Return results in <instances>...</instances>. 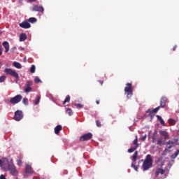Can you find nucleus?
<instances>
[{"label": "nucleus", "instance_id": "24", "mask_svg": "<svg viewBox=\"0 0 179 179\" xmlns=\"http://www.w3.org/2000/svg\"><path fill=\"white\" fill-rule=\"evenodd\" d=\"M28 22H29V23H36V22H37V19L35 17H30Z\"/></svg>", "mask_w": 179, "mask_h": 179}, {"label": "nucleus", "instance_id": "43", "mask_svg": "<svg viewBox=\"0 0 179 179\" xmlns=\"http://www.w3.org/2000/svg\"><path fill=\"white\" fill-rule=\"evenodd\" d=\"M0 179H6V178H5V176L1 175L0 176Z\"/></svg>", "mask_w": 179, "mask_h": 179}, {"label": "nucleus", "instance_id": "14", "mask_svg": "<svg viewBox=\"0 0 179 179\" xmlns=\"http://www.w3.org/2000/svg\"><path fill=\"white\" fill-rule=\"evenodd\" d=\"M26 174H33V170L31 169V166L27 164L25 166Z\"/></svg>", "mask_w": 179, "mask_h": 179}, {"label": "nucleus", "instance_id": "29", "mask_svg": "<svg viewBox=\"0 0 179 179\" xmlns=\"http://www.w3.org/2000/svg\"><path fill=\"white\" fill-rule=\"evenodd\" d=\"M166 145H167V148L168 149H171V145H173V142H171V141H169V142L166 143Z\"/></svg>", "mask_w": 179, "mask_h": 179}, {"label": "nucleus", "instance_id": "12", "mask_svg": "<svg viewBox=\"0 0 179 179\" xmlns=\"http://www.w3.org/2000/svg\"><path fill=\"white\" fill-rule=\"evenodd\" d=\"M166 173V171L162 168H157L155 171V177H159V175L161 174L163 176V174Z\"/></svg>", "mask_w": 179, "mask_h": 179}, {"label": "nucleus", "instance_id": "8", "mask_svg": "<svg viewBox=\"0 0 179 179\" xmlns=\"http://www.w3.org/2000/svg\"><path fill=\"white\" fill-rule=\"evenodd\" d=\"M22 118H23V113L20 110H17L15 113L14 120L15 121H20V120H22Z\"/></svg>", "mask_w": 179, "mask_h": 179}, {"label": "nucleus", "instance_id": "19", "mask_svg": "<svg viewBox=\"0 0 179 179\" xmlns=\"http://www.w3.org/2000/svg\"><path fill=\"white\" fill-rule=\"evenodd\" d=\"M62 130V125H58L55 128V134L58 135L59 134V131Z\"/></svg>", "mask_w": 179, "mask_h": 179}, {"label": "nucleus", "instance_id": "39", "mask_svg": "<svg viewBox=\"0 0 179 179\" xmlns=\"http://www.w3.org/2000/svg\"><path fill=\"white\" fill-rule=\"evenodd\" d=\"M162 143H163V141L161 138L158 139L157 140V145H162Z\"/></svg>", "mask_w": 179, "mask_h": 179}, {"label": "nucleus", "instance_id": "41", "mask_svg": "<svg viewBox=\"0 0 179 179\" xmlns=\"http://www.w3.org/2000/svg\"><path fill=\"white\" fill-rule=\"evenodd\" d=\"M141 141H146V135L143 136L141 138Z\"/></svg>", "mask_w": 179, "mask_h": 179}, {"label": "nucleus", "instance_id": "32", "mask_svg": "<svg viewBox=\"0 0 179 179\" xmlns=\"http://www.w3.org/2000/svg\"><path fill=\"white\" fill-rule=\"evenodd\" d=\"M179 151L176 152L173 155H171V159H176L178 156Z\"/></svg>", "mask_w": 179, "mask_h": 179}, {"label": "nucleus", "instance_id": "3", "mask_svg": "<svg viewBox=\"0 0 179 179\" xmlns=\"http://www.w3.org/2000/svg\"><path fill=\"white\" fill-rule=\"evenodd\" d=\"M8 171H9L11 176H13L14 177H17V176H19V171L16 169L15 164H13V162H11L8 166Z\"/></svg>", "mask_w": 179, "mask_h": 179}, {"label": "nucleus", "instance_id": "20", "mask_svg": "<svg viewBox=\"0 0 179 179\" xmlns=\"http://www.w3.org/2000/svg\"><path fill=\"white\" fill-rule=\"evenodd\" d=\"M13 65L15 68H17V69H22V64L17 62H14Z\"/></svg>", "mask_w": 179, "mask_h": 179}, {"label": "nucleus", "instance_id": "36", "mask_svg": "<svg viewBox=\"0 0 179 179\" xmlns=\"http://www.w3.org/2000/svg\"><path fill=\"white\" fill-rule=\"evenodd\" d=\"M66 113L69 114V115H72V110L70 108L66 109Z\"/></svg>", "mask_w": 179, "mask_h": 179}, {"label": "nucleus", "instance_id": "28", "mask_svg": "<svg viewBox=\"0 0 179 179\" xmlns=\"http://www.w3.org/2000/svg\"><path fill=\"white\" fill-rule=\"evenodd\" d=\"M136 147H131L128 150L129 153H132V152H134V150H136Z\"/></svg>", "mask_w": 179, "mask_h": 179}, {"label": "nucleus", "instance_id": "6", "mask_svg": "<svg viewBox=\"0 0 179 179\" xmlns=\"http://www.w3.org/2000/svg\"><path fill=\"white\" fill-rule=\"evenodd\" d=\"M23 99V96L20 94H17L15 96L11 98L10 100V104H17V103H20L22 101V99Z\"/></svg>", "mask_w": 179, "mask_h": 179}, {"label": "nucleus", "instance_id": "35", "mask_svg": "<svg viewBox=\"0 0 179 179\" xmlns=\"http://www.w3.org/2000/svg\"><path fill=\"white\" fill-rule=\"evenodd\" d=\"M76 108H82L83 107V105L80 104V103H76L75 104Z\"/></svg>", "mask_w": 179, "mask_h": 179}, {"label": "nucleus", "instance_id": "25", "mask_svg": "<svg viewBox=\"0 0 179 179\" xmlns=\"http://www.w3.org/2000/svg\"><path fill=\"white\" fill-rule=\"evenodd\" d=\"M24 91L26 92V93H30V92H31V87L26 85L24 87Z\"/></svg>", "mask_w": 179, "mask_h": 179}, {"label": "nucleus", "instance_id": "47", "mask_svg": "<svg viewBox=\"0 0 179 179\" xmlns=\"http://www.w3.org/2000/svg\"><path fill=\"white\" fill-rule=\"evenodd\" d=\"M16 50V47L13 48V50L15 51Z\"/></svg>", "mask_w": 179, "mask_h": 179}, {"label": "nucleus", "instance_id": "42", "mask_svg": "<svg viewBox=\"0 0 179 179\" xmlns=\"http://www.w3.org/2000/svg\"><path fill=\"white\" fill-rule=\"evenodd\" d=\"M0 55H2V45H0Z\"/></svg>", "mask_w": 179, "mask_h": 179}, {"label": "nucleus", "instance_id": "50", "mask_svg": "<svg viewBox=\"0 0 179 179\" xmlns=\"http://www.w3.org/2000/svg\"><path fill=\"white\" fill-rule=\"evenodd\" d=\"M162 166H163V163L161 164V167H162Z\"/></svg>", "mask_w": 179, "mask_h": 179}, {"label": "nucleus", "instance_id": "15", "mask_svg": "<svg viewBox=\"0 0 179 179\" xmlns=\"http://www.w3.org/2000/svg\"><path fill=\"white\" fill-rule=\"evenodd\" d=\"M160 110V106L157 107L154 110L148 109L146 113H149L150 114H156Z\"/></svg>", "mask_w": 179, "mask_h": 179}, {"label": "nucleus", "instance_id": "34", "mask_svg": "<svg viewBox=\"0 0 179 179\" xmlns=\"http://www.w3.org/2000/svg\"><path fill=\"white\" fill-rule=\"evenodd\" d=\"M23 104H25V106H27V103H29V100L27 98H24L22 100Z\"/></svg>", "mask_w": 179, "mask_h": 179}, {"label": "nucleus", "instance_id": "5", "mask_svg": "<svg viewBox=\"0 0 179 179\" xmlns=\"http://www.w3.org/2000/svg\"><path fill=\"white\" fill-rule=\"evenodd\" d=\"M124 92L127 93V99H129L133 93H132V84L127 83V87L124 88Z\"/></svg>", "mask_w": 179, "mask_h": 179}, {"label": "nucleus", "instance_id": "30", "mask_svg": "<svg viewBox=\"0 0 179 179\" xmlns=\"http://www.w3.org/2000/svg\"><path fill=\"white\" fill-rule=\"evenodd\" d=\"M40 99H41L40 96H37L36 99L35 100V105L36 106H37V104H38V103H40Z\"/></svg>", "mask_w": 179, "mask_h": 179}, {"label": "nucleus", "instance_id": "45", "mask_svg": "<svg viewBox=\"0 0 179 179\" xmlns=\"http://www.w3.org/2000/svg\"><path fill=\"white\" fill-rule=\"evenodd\" d=\"M176 48H177V46H176V45H175V46L173 47V51H176Z\"/></svg>", "mask_w": 179, "mask_h": 179}, {"label": "nucleus", "instance_id": "37", "mask_svg": "<svg viewBox=\"0 0 179 179\" xmlns=\"http://www.w3.org/2000/svg\"><path fill=\"white\" fill-rule=\"evenodd\" d=\"M17 164L19 166H22V160L21 159H17Z\"/></svg>", "mask_w": 179, "mask_h": 179}, {"label": "nucleus", "instance_id": "7", "mask_svg": "<svg viewBox=\"0 0 179 179\" xmlns=\"http://www.w3.org/2000/svg\"><path fill=\"white\" fill-rule=\"evenodd\" d=\"M137 157H138V151H136V152H134V154L133 155L132 158H131V160H132V162H133L131 163V167H132L133 169H134V170H135L136 171H138V166H136V165H135V162H136Z\"/></svg>", "mask_w": 179, "mask_h": 179}, {"label": "nucleus", "instance_id": "38", "mask_svg": "<svg viewBox=\"0 0 179 179\" xmlns=\"http://www.w3.org/2000/svg\"><path fill=\"white\" fill-rule=\"evenodd\" d=\"M33 85V83L31 81H28L26 84V86L30 87Z\"/></svg>", "mask_w": 179, "mask_h": 179}, {"label": "nucleus", "instance_id": "22", "mask_svg": "<svg viewBox=\"0 0 179 179\" xmlns=\"http://www.w3.org/2000/svg\"><path fill=\"white\" fill-rule=\"evenodd\" d=\"M133 143L134 145V148L138 149V148L139 147V144H138V136H136V138L133 141Z\"/></svg>", "mask_w": 179, "mask_h": 179}, {"label": "nucleus", "instance_id": "27", "mask_svg": "<svg viewBox=\"0 0 179 179\" xmlns=\"http://www.w3.org/2000/svg\"><path fill=\"white\" fill-rule=\"evenodd\" d=\"M30 72L31 73H34L36 72V66L32 65L31 69H30Z\"/></svg>", "mask_w": 179, "mask_h": 179}, {"label": "nucleus", "instance_id": "16", "mask_svg": "<svg viewBox=\"0 0 179 179\" xmlns=\"http://www.w3.org/2000/svg\"><path fill=\"white\" fill-rule=\"evenodd\" d=\"M3 47L5 48V52H8L9 51V43L8 41L3 42Z\"/></svg>", "mask_w": 179, "mask_h": 179}, {"label": "nucleus", "instance_id": "44", "mask_svg": "<svg viewBox=\"0 0 179 179\" xmlns=\"http://www.w3.org/2000/svg\"><path fill=\"white\" fill-rule=\"evenodd\" d=\"M37 0H29V2H36Z\"/></svg>", "mask_w": 179, "mask_h": 179}, {"label": "nucleus", "instance_id": "46", "mask_svg": "<svg viewBox=\"0 0 179 179\" xmlns=\"http://www.w3.org/2000/svg\"><path fill=\"white\" fill-rule=\"evenodd\" d=\"M2 68V62L0 61V69Z\"/></svg>", "mask_w": 179, "mask_h": 179}, {"label": "nucleus", "instance_id": "21", "mask_svg": "<svg viewBox=\"0 0 179 179\" xmlns=\"http://www.w3.org/2000/svg\"><path fill=\"white\" fill-rule=\"evenodd\" d=\"M157 120H159L160 124H162L163 125V127H166V122H164V120H163L162 117H161L160 115H157Z\"/></svg>", "mask_w": 179, "mask_h": 179}, {"label": "nucleus", "instance_id": "40", "mask_svg": "<svg viewBox=\"0 0 179 179\" xmlns=\"http://www.w3.org/2000/svg\"><path fill=\"white\" fill-rule=\"evenodd\" d=\"M96 125L98 127H101V124H100V122L99 120H96Z\"/></svg>", "mask_w": 179, "mask_h": 179}, {"label": "nucleus", "instance_id": "48", "mask_svg": "<svg viewBox=\"0 0 179 179\" xmlns=\"http://www.w3.org/2000/svg\"><path fill=\"white\" fill-rule=\"evenodd\" d=\"M96 104H99L100 103V102L99 101H96Z\"/></svg>", "mask_w": 179, "mask_h": 179}, {"label": "nucleus", "instance_id": "26", "mask_svg": "<svg viewBox=\"0 0 179 179\" xmlns=\"http://www.w3.org/2000/svg\"><path fill=\"white\" fill-rule=\"evenodd\" d=\"M168 122L170 125H176V121L173 119H169Z\"/></svg>", "mask_w": 179, "mask_h": 179}, {"label": "nucleus", "instance_id": "31", "mask_svg": "<svg viewBox=\"0 0 179 179\" xmlns=\"http://www.w3.org/2000/svg\"><path fill=\"white\" fill-rule=\"evenodd\" d=\"M6 79V76H1L0 77V83H2V82H5V80Z\"/></svg>", "mask_w": 179, "mask_h": 179}, {"label": "nucleus", "instance_id": "17", "mask_svg": "<svg viewBox=\"0 0 179 179\" xmlns=\"http://www.w3.org/2000/svg\"><path fill=\"white\" fill-rule=\"evenodd\" d=\"M27 38V35H26V34L24 33H22V34H20V41H26Z\"/></svg>", "mask_w": 179, "mask_h": 179}, {"label": "nucleus", "instance_id": "1", "mask_svg": "<svg viewBox=\"0 0 179 179\" xmlns=\"http://www.w3.org/2000/svg\"><path fill=\"white\" fill-rule=\"evenodd\" d=\"M152 166H153V159H152V156L150 155H148L143 163V169L144 171L149 170Z\"/></svg>", "mask_w": 179, "mask_h": 179}, {"label": "nucleus", "instance_id": "10", "mask_svg": "<svg viewBox=\"0 0 179 179\" xmlns=\"http://www.w3.org/2000/svg\"><path fill=\"white\" fill-rule=\"evenodd\" d=\"M93 136V135L91 133H88L87 134H84L80 138V141H89V139H92V137Z\"/></svg>", "mask_w": 179, "mask_h": 179}, {"label": "nucleus", "instance_id": "23", "mask_svg": "<svg viewBox=\"0 0 179 179\" xmlns=\"http://www.w3.org/2000/svg\"><path fill=\"white\" fill-rule=\"evenodd\" d=\"M69 101H71V96L69 95H67L63 102V104H65L66 103H69Z\"/></svg>", "mask_w": 179, "mask_h": 179}, {"label": "nucleus", "instance_id": "18", "mask_svg": "<svg viewBox=\"0 0 179 179\" xmlns=\"http://www.w3.org/2000/svg\"><path fill=\"white\" fill-rule=\"evenodd\" d=\"M166 103H167V98L162 97L161 99V103H160L161 107H166Z\"/></svg>", "mask_w": 179, "mask_h": 179}, {"label": "nucleus", "instance_id": "4", "mask_svg": "<svg viewBox=\"0 0 179 179\" xmlns=\"http://www.w3.org/2000/svg\"><path fill=\"white\" fill-rule=\"evenodd\" d=\"M4 73L6 75H10V76H13V78H15V79H19V74L12 69H6L4 70Z\"/></svg>", "mask_w": 179, "mask_h": 179}, {"label": "nucleus", "instance_id": "11", "mask_svg": "<svg viewBox=\"0 0 179 179\" xmlns=\"http://www.w3.org/2000/svg\"><path fill=\"white\" fill-rule=\"evenodd\" d=\"M32 10L35 12H44V8L42 6H34Z\"/></svg>", "mask_w": 179, "mask_h": 179}, {"label": "nucleus", "instance_id": "33", "mask_svg": "<svg viewBox=\"0 0 179 179\" xmlns=\"http://www.w3.org/2000/svg\"><path fill=\"white\" fill-rule=\"evenodd\" d=\"M34 82H35V83H41V80H40V78H38V77H35Z\"/></svg>", "mask_w": 179, "mask_h": 179}, {"label": "nucleus", "instance_id": "2", "mask_svg": "<svg viewBox=\"0 0 179 179\" xmlns=\"http://www.w3.org/2000/svg\"><path fill=\"white\" fill-rule=\"evenodd\" d=\"M10 162L7 158H1L0 159V167L1 170L3 171H8V169L9 168V165L10 164Z\"/></svg>", "mask_w": 179, "mask_h": 179}, {"label": "nucleus", "instance_id": "9", "mask_svg": "<svg viewBox=\"0 0 179 179\" xmlns=\"http://www.w3.org/2000/svg\"><path fill=\"white\" fill-rule=\"evenodd\" d=\"M20 27H22V29H30L31 27V25L27 20H24L22 23L19 24Z\"/></svg>", "mask_w": 179, "mask_h": 179}, {"label": "nucleus", "instance_id": "49", "mask_svg": "<svg viewBox=\"0 0 179 179\" xmlns=\"http://www.w3.org/2000/svg\"><path fill=\"white\" fill-rule=\"evenodd\" d=\"M99 82H100L101 85H103V82H101V81H99Z\"/></svg>", "mask_w": 179, "mask_h": 179}, {"label": "nucleus", "instance_id": "51", "mask_svg": "<svg viewBox=\"0 0 179 179\" xmlns=\"http://www.w3.org/2000/svg\"><path fill=\"white\" fill-rule=\"evenodd\" d=\"M166 150H167V148H166V149H165V152H166Z\"/></svg>", "mask_w": 179, "mask_h": 179}, {"label": "nucleus", "instance_id": "13", "mask_svg": "<svg viewBox=\"0 0 179 179\" xmlns=\"http://www.w3.org/2000/svg\"><path fill=\"white\" fill-rule=\"evenodd\" d=\"M159 134L164 138V139H169L170 136H169V132L166 130H161Z\"/></svg>", "mask_w": 179, "mask_h": 179}]
</instances>
